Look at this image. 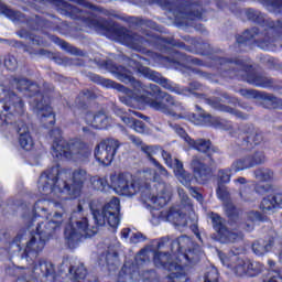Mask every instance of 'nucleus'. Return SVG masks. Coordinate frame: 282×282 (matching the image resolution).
<instances>
[{"label": "nucleus", "instance_id": "9", "mask_svg": "<svg viewBox=\"0 0 282 282\" xmlns=\"http://www.w3.org/2000/svg\"><path fill=\"white\" fill-rule=\"evenodd\" d=\"M241 252H243V248L238 249L236 253L232 251L229 253L219 252L218 257L223 265L231 270L237 276H257L263 270V264L242 259L239 257Z\"/></svg>", "mask_w": 282, "mask_h": 282}, {"label": "nucleus", "instance_id": "51", "mask_svg": "<svg viewBox=\"0 0 282 282\" xmlns=\"http://www.w3.org/2000/svg\"><path fill=\"white\" fill-rule=\"evenodd\" d=\"M77 3L79 6H83L84 8H88V10H96V7H94L91 3H89L85 0H77Z\"/></svg>", "mask_w": 282, "mask_h": 282}, {"label": "nucleus", "instance_id": "28", "mask_svg": "<svg viewBox=\"0 0 282 282\" xmlns=\"http://www.w3.org/2000/svg\"><path fill=\"white\" fill-rule=\"evenodd\" d=\"M58 12L64 14V17H72L73 19H80L83 14V10L67 2L62 3V7L58 8Z\"/></svg>", "mask_w": 282, "mask_h": 282}, {"label": "nucleus", "instance_id": "58", "mask_svg": "<svg viewBox=\"0 0 282 282\" xmlns=\"http://www.w3.org/2000/svg\"><path fill=\"white\" fill-rule=\"evenodd\" d=\"M234 182H235V184H240L243 186L246 184V178L239 177V178L235 180Z\"/></svg>", "mask_w": 282, "mask_h": 282}, {"label": "nucleus", "instance_id": "22", "mask_svg": "<svg viewBox=\"0 0 282 282\" xmlns=\"http://www.w3.org/2000/svg\"><path fill=\"white\" fill-rule=\"evenodd\" d=\"M209 105L214 107V109H217L218 111H224L225 113H230L231 116H236V118H240L241 120H245L243 113L241 111L236 110L234 108H230L223 102H226L224 99L218 100V99H209L208 100Z\"/></svg>", "mask_w": 282, "mask_h": 282}, {"label": "nucleus", "instance_id": "2", "mask_svg": "<svg viewBox=\"0 0 282 282\" xmlns=\"http://www.w3.org/2000/svg\"><path fill=\"white\" fill-rule=\"evenodd\" d=\"M141 151L145 153L147 158H149L150 162L155 166L156 171L149 167L143 171V177L148 180L150 183L139 182L141 197L145 204L149 206H154V208H162L171 202V197H173V186L166 182H162L161 177H169V171L166 167L160 164L158 160L153 158V155H158L161 153L164 163L169 169H173L175 177L188 188L191 186V182L193 181V175L191 173L184 171V163L178 159H173L171 153L160 149L158 145H141Z\"/></svg>", "mask_w": 282, "mask_h": 282}, {"label": "nucleus", "instance_id": "47", "mask_svg": "<svg viewBox=\"0 0 282 282\" xmlns=\"http://www.w3.org/2000/svg\"><path fill=\"white\" fill-rule=\"evenodd\" d=\"M240 94L245 98H257V96H258L257 90H250V89H241Z\"/></svg>", "mask_w": 282, "mask_h": 282}, {"label": "nucleus", "instance_id": "3", "mask_svg": "<svg viewBox=\"0 0 282 282\" xmlns=\"http://www.w3.org/2000/svg\"><path fill=\"white\" fill-rule=\"evenodd\" d=\"M115 74H117L118 80L126 83V85L130 84L133 87L131 90L120 84L106 80L109 87H113L118 91H121V94H126V96H120V100L123 105L133 107L131 100H134V102H138L139 105H148L151 109L161 111L162 113H165V116L175 118V120L188 118L186 108L182 102L175 100L171 95L161 91L160 86L155 84H150L149 86L142 85V83L133 78L131 70L122 66H118L115 69Z\"/></svg>", "mask_w": 282, "mask_h": 282}, {"label": "nucleus", "instance_id": "57", "mask_svg": "<svg viewBox=\"0 0 282 282\" xmlns=\"http://www.w3.org/2000/svg\"><path fill=\"white\" fill-rule=\"evenodd\" d=\"M15 282H36V281L32 278H20Z\"/></svg>", "mask_w": 282, "mask_h": 282}, {"label": "nucleus", "instance_id": "8", "mask_svg": "<svg viewBox=\"0 0 282 282\" xmlns=\"http://www.w3.org/2000/svg\"><path fill=\"white\" fill-rule=\"evenodd\" d=\"M247 17L251 21H256L260 23L259 26L253 28L251 30H247L242 33L238 39V43H248V41H252V39H257V36H261L262 34L265 36L264 42L259 44L261 50H270V36L268 34H282V24L278 22L276 24L272 22L270 19L263 18V14L259 11H254L249 9L247 11Z\"/></svg>", "mask_w": 282, "mask_h": 282}, {"label": "nucleus", "instance_id": "43", "mask_svg": "<svg viewBox=\"0 0 282 282\" xmlns=\"http://www.w3.org/2000/svg\"><path fill=\"white\" fill-rule=\"evenodd\" d=\"M216 193L218 199H220L221 202H226V199H228V191H226L225 186L218 185Z\"/></svg>", "mask_w": 282, "mask_h": 282}, {"label": "nucleus", "instance_id": "30", "mask_svg": "<svg viewBox=\"0 0 282 282\" xmlns=\"http://www.w3.org/2000/svg\"><path fill=\"white\" fill-rule=\"evenodd\" d=\"M35 109L37 110V113L42 117V118H48V123L50 124H54L55 122V116L54 112L52 110V107L47 106V105H43V101L36 102L34 105Z\"/></svg>", "mask_w": 282, "mask_h": 282}, {"label": "nucleus", "instance_id": "38", "mask_svg": "<svg viewBox=\"0 0 282 282\" xmlns=\"http://www.w3.org/2000/svg\"><path fill=\"white\" fill-rule=\"evenodd\" d=\"M251 159L252 166H257L259 164H263L265 162V155L263 154V151H257L253 153V155L249 156Z\"/></svg>", "mask_w": 282, "mask_h": 282}, {"label": "nucleus", "instance_id": "25", "mask_svg": "<svg viewBox=\"0 0 282 282\" xmlns=\"http://www.w3.org/2000/svg\"><path fill=\"white\" fill-rule=\"evenodd\" d=\"M85 276H87V269L83 263L73 265L68 270V279H70L73 282H82Z\"/></svg>", "mask_w": 282, "mask_h": 282}, {"label": "nucleus", "instance_id": "33", "mask_svg": "<svg viewBox=\"0 0 282 282\" xmlns=\"http://www.w3.org/2000/svg\"><path fill=\"white\" fill-rule=\"evenodd\" d=\"M256 180L259 182H270L274 177V173L271 170L260 167L253 172Z\"/></svg>", "mask_w": 282, "mask_h": 282}, {"label": "nucleus", "instance_id": "27", "mask_svg": "<svg viewBox=\"0 0 282 282\" xmlns=\"http://www.w3.org/2000/svg\"><path fill=\"white\" fill-rule=\"evenodd\" d=\"M185 142L188 147L196 149V151H199L200 153H210V141H206L204 139L195 141L191 138H185Z\"/></svg>", "mask_w": 282, "mask_h": 282}, {"label": "nucleus", "instance_id": "44", "mask_svg": "<svg viewBox=\"0 0 282 282\" xmlns=\"http://www.w3.org/2000/svg\"><path fill=\"white\" fill-rule=\"evenodd\" d=\"M170 127L173 129V131H175V133H177V135H180L184 140H186V138H191L188 137V134H186V131L184 130V128L173 123H171Z\"/></svg>", "mask_w": 282, "mask_h": 282}, {"label": "nucleus", "instance_id": "40", "mask_svg": "<svg viewBox=\"0 0 282 282\" xmlns=\"http://www.w3.org/2000/svg\"><path fill=\"white\" fill-rule=\"evenodd\" d=\"M4 65H6L7 69H9L10 72H14V69H17V57L9 55L4 59Z\"/></svg>", "mask_w": 282, "mask_h": 282}, {"label": "nucleus", "instance_id": "61", "mask_svg": "<svg viewBox=\"0 0 282 282\" xmlns=\"http://www.w3.org/2000/svg\"><path fill=\"white\" fill-rule=\"evenodd\" d=\"M268 263H269L270 268H274V265H275V262L273 260H269Z\"/></svg>", "mask_w": 282, "mask_h": 282}, {"label": "nucleus", "instance_id": "12", "mask_svg": "<svg viewBox=\"0 0 282 282\" xmlns=\"http://www.w3.org/2000/svg\"><path fill=\"white\" fill-rule=\"evenodd\" d=\"M52 155L55 160H85L89 158V151L83 148V143L78 141L67 142L57 138L53 142Z\"/></svg>", "mask_w": 282, "mask_h": 282}, {"label": "nucleus", "instance_id": "36", "mask_svg": "<svg viewBox=\"0 0 282 282\" xmlns=\"http://www.w3.org/2000/svg\"><path fill=\"white\" fill-rule=\"evenodd\" d=\"M240 197L245 202H254V193L246 185L240 188Z\"/></svg>", "mask_w": 282, "mask_h": 282}, {"label": "nucleus", "instance_id": "39", "mask_svg": "<svg viewBox=\"0 0 282 282\" xmlns=\"http://www.w3.org/2000/svg\"><path fill=\"white\" fill-rule=\"evenodd\" d=\"M133 131H135V133H147V126L144 124V122L134 119V123L132 124Z\"/></svg>", "mask_w": 282, "mask_h": 282}, {"label": "nucleus", "instance_id": "42", "mask_svg": "<svg viewBox=\"0 0 282 282\" xmlns=\"http://www.w3.org/2000/svg\"><path fill=\"white\" fill-rule=\"evenodd\" d=\"M269 12H282V0H276L268 4Z\"/></svg>", "mask_w": 282, "mask_h": 282}, {"label": "nucleus", "instance_id": "49", "mask_svg": "<svg viewBox=\"0 0 282 282\" xmlns=\"http://www.w3.org/2000/svg\"><path fill=\"white\" fill-rule=\"evenodd\" d=\"M189 191H191V195L192 197H194L195 199H197V202L202 203L204 202V197L202 196V194H199L197 192V189L193 188V187H189Z\"/></svg>", "mask_w": 282, "mask_h": 282}, {"label": "nucleus", "instance_id": "59", "mask_svg": "<svg viewBox=\"0 0 282 282\" xmlns=\"http://www.w3.org/2000/svg\"><path fill=\"white\" fill-rule=\"evenodd\" d=\"M192 63H194V65H202V61L197 58L192 59Z\"/></svg>", "mask_w": 282, "mask_h": 282}, {"label": "nucleus", "instance_id": "26", "mask_svg": "<svg viewBox=\"0 0 282 282\" xmlns=\"http://www.w3.org/2000/svg\"><path fill=\"white\" fill-rule=\"evenodd\" d=\"M11 84L13 87L20 91H39V86L36 84L30 83L26 78H12Z\"/></svg>", "mask_w": 282, "mask_h": 282}, {"label": "nucleus", "instance_id": "15", "mask_svg": "<svg viewBox=\"0 0 282 282\" xmlns=\"http://www.w3.org/2000/svg\"><path fill=\"white\" fill-rule=\"evenodd\" d=\"M99 265L107 268L108 272H116L120 265V259L118 258V246L109 245L106 252L99 257Z\"/></svg>", "mask_w": 282, "mask_h": 282}, {"label": "nucleus", "instance_id": "31", "mask_svg": "<svg viewBox=\"0 0 282 282\" xmlns=\"http://www.w3.org/2000/svg\"><path fill=\"white\" fill-rule=\"evenodd\" d=\"M248 169H252V159L250 156L239 159L231 164V171L234 173H239V171H246Z\"/></svg>", "mask_w": 282, "mask_h": 282}, {"label": "nucleus", "instance_id": "55", "mask_svg": "<svg viewBox=\"0 0 282 282\" xmlns=\"http://www.w3.org/2000/svg\"><path fill=\"white\" fill-rule=\"evenodd\" d=\"M127 115H128V116H137V118H144V117L142 116V113H140L139 111H135V110H129V111L127 112Z\"/></svg>", "mask_w": 282, "mask_h": 282}, {"label": "nucleus", "instance_id": "41", "mask_svg": "<svg viewBox=\"0 0 282 282\" xmlns=\"http://www.w3.org/2000/svg\"><path fill=\"white\" fill-rule=\"evenodd\" d=\"M219 279V274L217 273V269H210L206 275L204 282H217Z\"/></svg>", "mask_w": 282, "mask_h": 282}, {"label": "nucleus", "instance_id": "21", "mask_svg": "<svg viewBox=\"0 0 282 282\" xmlns=\"http://www.w3.org/2000/svg\"><path fill=\"white\" fill-rule=\"evenodd\" d=\"M120 40L122 41L123 45H128V47L137 51L142 50V45L144 44V39L129 31H123V35H121Z\"/></svg>", "mask_w": 282, "mask_h": 282}, {"label": "nucleus", "instance_id": "52", "mask_svg": "<svg viewBox=\"0 0 282 282\" xmlns=\"http://www.w3.org/2000/svg\"><path fill=\"white\" fill-rule=\"evenodd\" d=\"M270 100L273 104V107H282V99L271 96Z\"/></svg>", "mask_w": 282, "mask_h": 282}, {"label": "nucleus", "instance_id": "17", "mask_svg": "<svg viewBox=\"0 0 282 282\" xmlns=\"http://www.w3.org/2000/svg\"><path fill=\"white\" fill-rule=\"evenodd\" d=\"M191 169L194 173V177L198 184H206L208 177H210V167L197 156H193L191 162Z\"/></svg>", "mask_w": 282, "mask_h": 282}, {"label": "nucleus", "instance_id": "14", "mask_svg": "<svg viewBox=\"0 0 282 282\" xmlns=\"http://www.w3.org/2000/svg\"><path fill=\"white\" fill-rule=\"evenodd\" d=\"M118 149H120V142L116 139L100 142L95 149V158L99 164L109 166L113 162Z\"/></svg>", "mask_w": 282, "mask_h": 282}, {"label": "nucleus", "instance_id": "50", "mask_svg": "<svg viewBox=\"0 0 282 282\" xmlns=\"http://www.w3.org/2000/svg\"><path fill=\"white\" fill-rule=\"evenodd\" d=\"M264 282H282V273H276L274 272V274H272L269 280L264 281Z\"/></svg>", "mask_w": 282, "mask_h": 282}, {"label": "nucleus", "instance_id": "45", "mask_svg": "<svg viewBox=\"0 0 282 282\" xmlns=\"http://www.w3.org/2000/svg\"><path fill=\"white\" fill-rule=\"evenodd\" d=\"M256 87H270L272 85V82H270L265 77H259L258 79L254 80Z\"/></svg>", "mask_w": 282, "mask_h": 282}, {"label": "nucleus", "instance_id": "10", "mask_svg": "<svg viewBox=\"0 0 282 282\" xmlns=\"http://www.w3.org/2000/svg\"><path fill=\"white\" fill-rule=\"evenodd\" d=\"M144 65H149V61L144 57H140L139 55H132L129 61V66L132 67V69H137L141 76L149 78V80H153V83H158L161 87H164V89H169V91H173L174 94H186V91H193L192 89H199V85L197 83L192 84L188 89H182L169 79L162 77L160 73L151 70V68Z\"/></svg>", "mask_w": 282, "mask_h": 282}, {"label": "nucleus", "instance_id": "60", "mask_svg": "<svg viewBox=\"0 0 282 282\" xmlns=\"http://www.w3.org/2000/svg\"><path fill=\"white\" fill-rule=\"evenodd\" d=\"M279 261H280V263H282V245L280 247Z\"/></svg>", "mask_w": 282, "mask_h": 282}, {"label": "nucleus", "instance_id": "7", "mask_svg": "<svg viewBox=\"0 0 282 282\" xmlns=\"http://www.w3.org/2000/svg\"><path fill=\"white\" fill-rule=\"evenodd\" d=\"M90 184L95 191L107 193L113 188L117 195H123V197H133L141 193L140 181L129 173L110 175V184H108L107 178L93 176Z\"/></svg>", "mask_w": 282, "mask_h": 282}, {"label": "nucleus", "instance_id": "46", "mask_svg": "<svg viewBox=\"0 0 282 282\" xmlns=\"http://www.w3.org/2000/svg\"><path fill=\"white\" fill-rule=\"evenodd\" d=\"M144 239H147V238L141 232H132V235L130 237L131 243H140V242L144 241Z\"/></svg>", "mask_w": 282, "mask_h": 282}, {"label": "nucleus", "instance_id": "32", "mask_svg": "<svg viewBox=\"0 0 282 282\" xmlns=\"http://www.w3.org/2000/svg\"><path fill=\"white\" fill-rule=\"evenodd\" d=\"M203 121L205 124H209L212 127H223L225 131H232V124L230 122H227L226 126L219 120L217 117H213L210 115L203 116Z\"/></svg>", "mask_w": 282, "mask_h": 282}, {"label": "nucleus", "instance_id": "56", "mask_svg": "<svg viewBox=\"0 0 282 282\" xmlns=\"http://www.w3.org/2000/svg\"><path fill=\"white\" fill-rule=\"evenodd\" d=\"M170 239L169 238H163L159 243H158V249H162L164 243H169Z\"/></svg>", "mask_w": 282, "mask_h": 282}, {"label": "nucleus", "instance_id": "63", "mask_svg": "<svg viewBox=\"0 0 282 282\" xmlns=\"http://www.w3.org/2000/svg\"><path fill=\"white\" fill-rule=\"evenodd\" d=\"M94 80H95V83H98V80H100V77L98 75H95Z\"/></svg>", "mask_w": 282, "mask_h": 282}, {"label": "nucleus", "instance_id": "19", "mask_svg": "<svg viewBox=\"0 0 282 282\" xmlns=\"http://www.w3.org/2000/svg\"><path fill=\"white\" fill-rule=\"evenodd\" d=\"M85 120L94 129H109L111 127V118L104 112H98L97 115L87 113Z\"/></svg>", "mask_w": 282, "mask_h": 282}, {"label": "nucleus", "instance_id": "53", "mask_svg": "<svg viewBox=\"0 0 282 282\" xmlns=\"http://www.w3.org/2000/svg\"><path fill=\"white\" fill-rule=\"evenodd\" d=\"M130 140L132 143L135 144V147H143L144 144H142V140H140V138L135 137V135H130Z\"/></svg>", "mask_w": 282, "mask_h": 282}, {"label": "nucleus", "instance_id": "34", "mask_svg": "<svg viewBox=\"0 0 282 282\" xmlns=\"http://www.w3.org/2000/svg\"><path fill=\"white\" fill-rule=\"evenodd\" d=\"M235 175V171H232V167L220 170L218 172V180L220 184H228L230 182V177Z\"/></svg>", "mask_w": 282, "mask_h": 282}, {"label": "nucleus", "instance_id": "29", "mask_svg": "<svg viewBox=\"0 0 282 282\" xmlns=\"http://www.w3.org/2000/svg\"><path fill=\"white\" fill-rule=\"evenodd\" d=\"M263 140V135L259 133L254 128H249V131H247L245 144L248 147V149H252V147H257V144H260V142Z\"/></svg>", "mask_w": 282, "mask_h": 282}, {"label": "nucleus", "instance_id": "5", "mask_svg": "<svg viewBox=\"0 0 282 282\" xmlns=\"http://www.w3.org/2000/svg\"><path fill=\"white\" fill-rule=\"evenodd\" d=\"M51 204L48 199H39L35 203L34 212L41 217H45V220L37 223L35 230L29 236L23 249L21 248V243L23 246V235H18L10 246V251L20 252L21 258L25 259L28 263L39 257V252L43 251L45 243L50 241L56 230H61V226L65 221V212H55L53 215L47 214V207Z\"/></svg>", "mask_w": 282, "mask_h": 282}, {"label": "nucleus", "instance_id": "24", "mask_svg": "<svg viewBox=\"0 0 282 282\" xmlns=\"http://www.w3.org/2000/svg\"><path fill=\"white\" fill-rule=\"evenodd\" d=\"M262 210H276L282 208V194H274L272 197L263 198L261 203Z\"/></svg>", "mask_w": 282, "mask_h": 282}, {"label": "nucleus", "instance_id": "13", "mask_svg": "<svg viewBox=\"0 0 282 282\" xmlns=\"http://www.w3.org/2000/svg\"><path fill=\"white\" fill-rule=\"evenodd\" d=\"M209 219H212L213 228L216 230V232H218V237L223 243H237L243 239V234L228 230V228H226L224 218L218 214H209Z\"/></svg>", "mask_w": 282, "mask_h": 282}, {"label": "nucleus", "instance_id": "11", "mask_svg": "<svg viewBox=\"0 0 282 282\" xmlns=\"http://www.w3.org/2000/svg\"><path fill=\"white\" fill-rule=\"evenodd\" d=\"M178 197L181 199L180 207H172L169 212H159L155 214V217H161V219L165 217L166 221L174 224V226H188L186 213H188V215H195V213H193V204L188 195H186V192L182 188H178Z\"/></svg>", "mask_w": 282, "mask_h": 282}, {"label": "nucleus", "instance_id": "54", "mask_svg": "<svg viewBox=\"0 0 282 282\" xmlns=\"http://www.w3.org/2000/svg\"><path fill=\"white\" fill-rule=\"evenodd\" d=\"M129 235H131V230L129 228H126L121 231L122 239H129Z\"/></svg>", "mask_w": 282, "mask_h": 282}, {"label": "nucleus", "instance_id": "1", "mask_svg": "<svg viewBox=\"0 0 282 282\" xmlns=\"http://www.w3.org/2000/svg\"><path fill=\"white\" fill-rule=\"evenodd\" d=\"M172 252L177 261H174L169 253L153 251L151 248L141 250L134 258V263L126 261L121 268L117 282H135V281H153L156 276L155 271H147L142 275L140 274V268L151 261L153 257L154 265L162 270L171 272L166 278L165 282H186V272H184V265H193L199 261L202 257V249L195 245L188 236L178 237L171 243Z\"/></svg>", "mask_w": 282, "mask_h": 282}, {"label": "nucleus", "instance_id": "16", "mask_svg": "<svg viewBox=\"0 0 282 282\" xmlns=\"http://www.w3.org/2000/svg\"><path fill=\"white\" fill-rule=\"evenodd\" d=\"M32 270L35 276H42L43 279H46V282H56V276L54 275L56 270L52 262L40 260L39 263L33 265Z\"/></svg>", "mask_w": 282, "mask_h": 282}, {"label": "nucleus", "instance_id": "6", "mask_svg": "<svg viewBox=\"0 0 282 282\" xmlns=\"http://www.w3.org/2000/svg\"><path fill=\"white\" fill-rule=\"evenodd\" d=\"M90 178L91 176L85 170H76L72 173L67 170H61L58 166H53L40 176L39 191L52 199L56 208L55 213L67 215L58 199L61 202L69 199V195L70 197H78L85 182Z\"/></svg>", "mask_w": 282, "mask_h": 282}, {"label": "nucleus", "instance_id": "18", "mask_svg": "<svg viewBox=\"0 0 282 282\" xmlns=\"http://www.w3.org/2000/svg\"><path fill=\"white\" fill-rule=\"evenodd\" d=\"M84 25L95 32H109L111 30V23L109 21L98 18L96 15H88L83 18Z\"/></svg>", "mask_w": 282, "mask_h": 282}, {"label": "nucleus", "instance_id": "48", "mask_svg": "<svg viewBox=\"0 0 282 282\" xmlns=\"http://www.w3.org/2000/svg\"><path fill=\"white\" fill-rule=\"evenodd\" d=\"M270 191V185H257L256 186V193L258 195H265Z\"/></svg>", "mask_w": 282, "mask_h": 282}, {"label": "nucleus", "instance_id": "4", "mask_svg": "<svg viewBox=\"0 0 282 282\" xmlns=\"http://www.w3.org/2000/svg\"><path fill=\"white\" fill-rule=\"evenodd\" d=\"M84 208H89L93 213V217L97 226H105L108 224L111 228H118L120 225V199L113 197L105 206L100 205V202L93 200L87 204L85 200H79L77 210H74L70 215V223L65 228L64 235L69 248H76V245L80 239H87V237H94L98 232L96 227L89 226V220L86 217L80 218V214Z\"/></svg>", "mask_w": 282, "mask_h": 282}, {"label": "nucleus", "instance_id": "23", "mask_svg": "<svg viewBox=\"0 0 282 282\" xmlns=\"http://www.w3.org/2000/svg\"><path fill=\"white\" fill-rule=\"evenodd\" d=\"M274 247V240H257L252 245V250L257 254V257H263L268 254L270 250Z\"/></svg>", "mask_w": 282, "mask_h": 282}, {"label": "nucleus", "instance_id": "64", "mask_svg": "<svg viewBox=\"0 0 282 282\" xmlns=\"http://www.w3.org/2000/svg\"><path fill=\"white\" fill-rule=\"evenodd\" d=\"M84 133H89V128H83Z\"/></svg>", "mask_w": 282, "mask_h": 282}, {"label": "nucleus", "instance_id": "62", "mask_svg": "<svg viewBox=\"0 0 282 282\" xmlns=\"http://www.w3.org/2000/svg\"><path fill=\"white\" fill-rule=\"evenodd\" d=\"M6 14H14V11L10 10V9H6Z\"/></svg>", "mask_w": 282, "mask_h": 282}, {"label": "nucleus", "instance_id": "37", "mask_svg": "<svg viewBox=\"0 0 282 282\" xmlns=\"http://www.w3.org/2000/svg\"><path fill=\"white\" fill-rule=\"evenodd\" d=\"M248 219H249V221L252 223L251 225L250 224L247 225V230L250 231V230H252V228H254V224H257V221H261L262 216L259 212H251L248 215Z\"/></svg>", "mask_w": 282, "mask_h": 282}, {"label": "nucleus", "instance_id": "20", "mask_svg": "<svg viewBox=\"0 0 282 282\" xmlns=\"http://www.w3.org/2000/svg\"><path fill=\"white\" fill-rule=\"evenodd\" d=\"M18 134H19V144L24 151H32L34 147V140L32 134H30V128L24 122L18 123Z\"/></svg>", "mask_w": 282, "mask_h": 282}, {"label": "nucleus", "instance_id": "35", "mask_svg": "<svg viewBox=\"0 0 282 282\" xmlns=\"http://www.w3.org/2000/svg\"><path fill=\"white\" fill-rule=\"evenodd\" d=\"M115 113H116L117 116H119L120 120H122V121L127 124V127H129L130 129H132L133 123L135 122V119L129 117V116L127 115V112H124V110H122V109H120V108H116V109H115Z\"/></svg>", "mask_w": 282, "mask_h": 282}]
</instances>
